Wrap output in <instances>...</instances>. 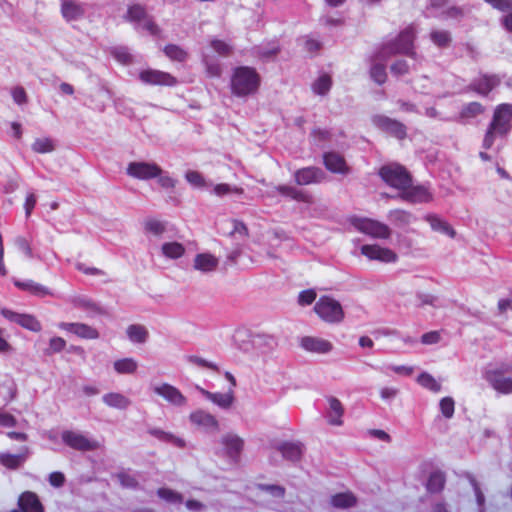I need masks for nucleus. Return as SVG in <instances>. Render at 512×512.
Returning <instances> with one entry per match:
<instances>
[{
    "mask_svg": "<svg viewBox=\"0 0 512 512\" xmlns=\"http://www.w3.org/2000/svg\"><path fill=\"white\" fill-rule=\"evenodd\" d=\"M277 449L285 459L294 462L299 461L303 453V446L298 442H283L277 447Z\"/></svg>",
    "mask_w": 512,
    "mask_h": 512,
    "instance_id": "2f4dec72",
    "label": "nucleus"
},
{
    "mask_svg": "<svg viewBox=\"0 0 512 512\" xmlns=\"http://www.w3.org/2000/svg\"><path fill=\"white\" fill-rule=\"evenodd\" d=\"M387 218L393 225L399 228H404L416 220L412 213L402 209L389 211Z\"/></svg>",
    "mask_w": 512,
    "mask_h": 512,
    "instance_id": "7c9ffc66",
    "label": "nucleus"
},
{
    "mask_svg": "<svg viewBox=\"0 0 512 512\" xmlns=\"http://www.w3.org/2000/svg\"><path fill=\"white\" fill-rule=\"evenodd\" d=\"M372 122L378 129L399 140L406 137L405 125L395 119L385 115H375L372 117Z\"/></svg>",
    "mask_w": 512,
    "mask_h": 512,
    "instance_id": "6e6552de",
    "label": "nucleus"
},
{
    "mask_svg": "<svg viewBox=\"0 0 512 512\" xmlns=\"http://www.w3.org/2000/svg\"><path fill=\"white\" fill-rule=\"evenodd\" d=\"M103 402L112 408L124 410L127 409L131 401L128 397L124 396L121 393H107L102 397Z\"/></svg>",
    "mask_w": 512,
    "mask_h": 512,
    "instance_id": "473e14b6",
    "label": "nucleus"
},
{
    "mask_svg": "<svg viewBox=\"0 0 512 512\" xmlns=\"http://www.w3.org/2000/svg\"><path fill=\"white\" fill-rule=\"evenodd\" d=\"M484 111L483 106L478 102L469 103L463 110L462 115L467 117H475Z\"/></svg>",
    "mask_w": 512,
    "mask_h": 512,
    "instance_id": "e2e57ef3",
    "label": "nucleus"
},
{
    "mask_svg": "<svg viewBox=\"0 0 512 512\" xmlns=\"http://www.w3.org/2000/svg\"><path fill=\"white\" fill-rule=\"evenodd\" d=\"M496 138H501L498 136V130L489 124L483 138L482 147L485 150L491 149L496 141Z\"/></svg>",
    "mask_w": 512,
    "mask_h": 512,
    "instance_id": "603ef678",
    "label": "nucleus"
},
{
    "mask_svg": "<svg viewBox=\"0 0 512 512\" xmlns=\"http://www.w3.org/2000/svg\"><path fill=\"white\" fill-rule=\"evenodd\" d=\"M361 254L369 260H377L383 263H394L398 259L397 254L393 250L377 244L361 246Z\"/></svg>",
    "mask_w": 512,
    "mask_h": 512,
    "instance_id": "2eb2a0df",
    "label": "nucleus"
},
{
    "mask_svg": "<svg viewBox=\"0 0 512 512\" xmlns=\"http://www.w3.org/2000/svg\"><path fill=\"white\" fill-rule=\"evenodd\" d=\"M493 8L507 13H512V0H484Z\"/></svg>",
    "mask_w": 512,
    "mask_h": 512,
    "instance_id": "bf43d9fd",
    "label": "nucleus"
},
{
    "mask_svg": "<svg viewBox=\"0 0 512 512\" xmlns=\"http://www.w3.org/2000/svg\"><path fill=\"white\" fill-rule=\"evenodd\" d=\"M58 326L60 329L73 333L82 339L92 340L99 338V332L92 326L84 323L61 322Z\"/></svg>",
    "mask_w": 512,
    "mask_h": 512,
    "instance_id": "4be33fe9",
    "label": "nucleus"
},
{
    "mask_svg": "<svg viewBox=\"0 0 512 512\" xmlns=\"http://www.w3.org/2000/svg\"><path fill=\"white\" fill-rule=\"evenodd\" d=\"M331 504L336 508H350L356 504V498L352 493H338L332 496Z\"/></svg>",
    "mask_w": 512,
    "mask_h": 512,
    "instance_id": "ea45409f",
    "label": "nucleus"
},
{
    "mask_svg": "<svg viewBox=\"0 0 512 512\" xmlns=\"http://www.w3.org/2000/svg\"><path fill=\"white\" fill-rule=\"evenodd\" d=\"M315 313L327 323H340L344 319L343 308L337 300L322 296L314 305Z\"/></svg>",
    "mask_w": 512,
    "mask_h": 512,
    "instance_id": "20e7f679",
    "label": "nucleus"
},
{
    "mask_svg": "<svg viewBox=\"0 0 512 512\" xmlns=\"http://www.w3.org/2000/svg\"><path fill=\"white\" fill-rule=\"evenodd\" d=\"M126 173L132 178L147 181L159 175L160 166L155 162L133 161L127 165Z\"/></svg>",
    "mask_w": 512,
    "mask_h": 512,
    "instance_id": "423d86ee",
    "label": "nucleus"
},
{
    "mask_svg": "<svg viewBox=\"0 0 512 512\" xmlns=\"http://www.w3.org/2000/svg\"><path fill=\"white\" fill-rule=\"evenodd\" d=\"M500 79L496 75H482L471 83V88L481 95H487L498 86Z\"/></svg>",
    "mask_w": 512,
    "mask_h": 512,
    "instance_id": "cd10ccee",
    "label": "nucleus"
},
{
    "mask_svg": "<svg viewBox=\"0 0 512 512\" xmlns=\"http://www.w3.org/2000/svg\"><path fill=\"white\" fill-rule=\"evenodd\" d=\"M391 72L396 76L405 75L409 72V66L405 60H398L391 65Z\"/></svg>",
    "mask_w": 512,
    "mask_h": 512,
    "instance_id": "774afa93",
    "label": "nucleus"
},
{
    "mask_svg": "<svg viewBox=\"0 0 512 512\" xmlns=\"http://www.w3.org/2000/svg\"><path fill=\"white\" fill-rule=\"evenodd\" d=\"M187 360L189 363L194 364L198 367L219 371V368L216 364L209 362L202 357L190 355L187 357Z\"/></svg>",
    "mask_w": 512,
    "mask_h": 512,
    "instance_id": "4d7b16f0",
    "label": "nucleus"
},
{
    "mask_svg": "<svg viewBox=\"0 0 512 512\" xmlns=\"http://www.w3.org/2000/svg\"><path fill=\"white\" fill-rule=\"evenodd\" d=\"M400 197L403 201L419 204L428 203L433 200V194L425 185L409 186L401 191Z\"/></svg>",
    "mask_w": 512,
    "mask_h": 512,
    "instance_id": "4468645a",
    "label": "nucleus"
},
{
    "mask_svg": "<svg viewBox=\"0 0 512 512\" xmlns=\"http://www.w3.org/2000/svg\"><path fill=\"white\" fill-rule=\"evenodd\" d=\"M152 390L174 406L182 407L187 404V398L181 391L168 383L153 386Z\"/></svg>",
    "mask_w": 512,
    "mask_h": 512,
    "instance_id": "dca6fc26",
    "label": "nucleus"
},
{
    "mask_svg": "<svg viewBox=\"0 0 512 512\" xmlns=\"http://www.w3.org/2000/svg\"><path fill=\"white\" fill-rule=\"evenodd\" d=\"M415 38L416 29L413 25H410L400 32L395 40L383 44L376 51L372 58L370 76L377 84L381 85L385 83L387 73L384 62L391 56L404 54L416 59V52L414 51Z\"/></svg>",
    "mask_w": 512,
    "mask_h": 512,
    "instance_id": "f257e3e1",
    "label": "nucleus"
},
{
    "mask_svg": "<svg viewBox=\"0 0 512 512\" xmlns=\"http://www.w3.org/2000/svg\"><path fill=\"white\" fill-rule=\"evenodd\" d=\"M139 79L142 83L147 85H161V86H175L178 81L170 73L156 70V69H145L140 71Z\"/></svg>",
    "mask_w": 512,
    "mask_h": 512,
    "instance_id": "9b49d317",
    "label": "nucleus"
},
{
    "mask_svg": "<svg viewBox=\"0 0 512 512\" xmlns=\"http://www.w3.org/2000/svg\"><path fill=\"white\" fill-rule=\"evenodd\" d=\"M1 314L8 321L16 323L21 327L32 332H40L42 330V325L40 321L37 320L36 317L31 314L17 313L9 309H2Z\"/></svg>",
    "mask_w": 512,
    "mask_h": 512,
    "instance_id": "ddd939ff",
    "label": "nucleus"
},
{
    "mask_svg": "<svg viewBox=\"0 0 512 512\" xmlns=\"http://www.w3.org/2000/svg\"><path fill=\"white\" fill-rule=\"evenodd\" d=\"M445 474L441 471H434L430 474L426 489L431 493H439L445 486Z\"/></svg>",
    "mask_w": 512,
    "mask_h": 512,
    "instance_id": "e433bc0d",
    "label": "nucleus"
},
{
    "mask_svg": "<svg viewBox=\"0 0 512 512\" xmlns=\"http://www.w3.org/2000/svg\"><path fill=\"white\" fill-rule=\"evenodd\" d=\"M211 47L221 56H228L232 51V48L221 40H212Z\"/></svg>",
    "mask_w": 512,
    "mask_h": 512,
    "instance_id": "69168bd1",
    "label": "nucleus"
},
{
    "mask_svg": "<svg viewBox=\"0 0 512 512\" xmlns=\"http://www.w3.org/2000/svg\"><path fill=\"white\" fill-rule=\"evenodd\" d=\"M70 302L74 307L85 310L91 316L105 313L100 305L86 296H75L71 298Z\"/></svg>",
    "mask_w": 512,
    "mask_h": 512,
    "instance_id": "c756f323",
    "label": "nucleus"
},
{
    "mask_svg": "<svg viewBox=\"0 0 512 512\" xmlns=\"http://www.w3.org/2000/svg\"><path fill=\"white\" fill-rule=\"evenodd\" d=\"M138 364L132 358H124L114 362V369L119 374H132L137 370Z\"/></svg>",
    "mask_w": 512,
    "mask_h": 512,
    "instance_id": "37998d69",
    "label": "nucleus"
},
{
    "mask_svg": "<svg viewBox=\"0 0 512 512\" xmlns=\"http://www.w3.org/2000/svg\"><path fill=\"white\" fill-rule=\"evenodd\" d=\"M144 229L146 232H150L153 235L160 236L166 231L165 223L156 219H147L144 223Z\"/></svg>",
    "mask_w": 512,
    "mask_h": 512,
    "instance_id": "8fccbe9b",
    "label": "nucleus"
},
{
    "mask_svg": "<svg viewBox=\"0 0 512 512\" xmlns=\"http://www.w3.org/2000/svg\"><path fill=\"white\" fill-rule=\"evenodd\" d=\"M355 226L360 232L374 238L387 239L391 235V230L386 224L370 218L357 220Z\"/></svg>",
    "mask_w": 512,
    "mask_h": 512,
    "instance_id": "9d476101",
    "label": "nucleus"
},
{
    "mask_svg": "<svg viewBox=\"0 0 512 512\" xmlns=\"http://www.w3.org/2000/svg\"><path fill=\"white\" fill-rule=\"evenodd\" d=\"M14 284L19 289L28 291L35 296L44 297L51 294L48 288L32 280L15 281Z\"/></svg>",
    "mask_w": 512,
    "mask_h": 512,
    "instance_id": "72a5a7b5",
    "label": "nucleus"
},
{
    "mask_svg": "<svg viewBox=\"0 0 512 512\" xmlns=\"http://www.w3.org/2000/svg\"><path fill=\"white\" fill-rule=\"evenodd\" d=\"M157 495L167 501V502H170V503H182L183 502V496L172 490V489H169V488H159L157 490Z\"/></svg>",
    "mask_w": 512,
    "mask_h": 512,
    "instance_id": "de8ad7c7",
    "label": "nucleus"
},
{
    "mask_svg": "<svg viewBox=\"0 0 512 512\" xmlns=\"http://www.w3.org/2000/svg\"><path fill=\"white\" fill-rule=\"evenodd\" d=\"M113 56L123 64L132 62V55L128 52L127 48L118 47L112 51Z\"/></svg>",
    "mask_w": 512,
    "mask_h": 512,
    "instance_id": "680f3d73",
    "label": "nucleus"
},
{
    "mask_svg": "<svg viewBox=\"0 0 512 512\" xmlns=\"http://www.w3.org/2000/svg\"><path fill=\"white\" fill-rule=\"evenodd\" d=\"M213 192L217 196L221 197V196L227 195L229 193H235V194L241 195L244 193V190L241 187H236V186L232 187L229 184L221 183V184H217L214 186Z\"/></svg>",
    "mask_w": 512,
    "mask_h": 512,
    "instance_id": "864d4df0",
    "label": "nucleus"
},
{
    "mask_svg": "<svg viewBox=\"0 0 512 512\" xmlns=\"http://www.w3.org/2000/svg\"><path fill=\"white\" fill-rule=\"evenodd\" d=\"M332 81L330 76L324 74L321 75L314 83H313V91L318 95H325L331 88Z\"/></svg>",
    "mask_w": 512,
    "mask_h": 512,
    "instance_id": "49530a36",
    "label": "nucleus"
},
{
    "mask_svg": "<svg viewBox=\"0 0 512 512\" xmlns=\"http://www.w3.org/2000/svg\"><path fill=\"white\" fill-rule=\"evenodd\" d=\"M381 179L390 187L399 191L409 188L412 183V176L407 169L398 163L383 165L378 172Z\"/></svg>",
    "mask_w": 512,
    "mask_h": 512,
    "instance_id": "7ed1b4c3",
    "label": "nucleus"
},
{
    "mask_svg": "<svg viewBox=\"0 0 512 512\" xmlns=\"http://www.w3.org/2000/svg\"><path fill=\"white\" fill-rule=\"evenodd\" d=\"M426 221L430 224L431 228L434 231L441 232L443 234H446L450 237L455 236L454 229L445 221H443L441 218H439L436 215H427Z\"/></svg>",
    "mask_w": 512,
    "mask_h": 512,
    "instance_id": "c9c22d12",
    "label": "nucleus"
},
{
    "mask_svg": "<svg viewBox=\"0 0 512 512\" xmlns=\"http://www.w3.org/2000/svg\"><path fill=\"white\" fill-rule=\"evenodd\" d=\"M512 104L503 103L496 107L490 125L498 130V136L506 137L512 129Z\"/></svg>",
    "mask_w": 512,
    "mask_h": 512,
    "instance_id": "39448f33",
    "label": "nucleus"
},
{
    "mask_svg": "<svg viewBox=\"0 0 512 512\" xmlns=\"http://www.w3.org/2000/svg\"><path fill=\"white\" fill-rule=\"evenodd\" d=\"M18 506L24 512H44L38 496L30 491L23 492L18 499Z\"/></svg>",
    "mask_w": 512,
    "mask_h": 512,
    "instance_id": "a878e982",
    "label": "nucleus"
},
{
    "mask_svg": "<svg viewBox=\"0 0 512 512\" xmlns=\"http://www.w3.org/2000/svg\"><path fill=\"white\" fill-rule=\"evenodd\" d=\"M260 85V77L251 67L241 66L234 69L231 77V91L238 97L255 93Z\"/></svg>",
    "mask_w": 512,
    "mask_h": 512,
    "instance_id": "f03ea898",
    "label": "nucleus"
},
{
    "mask_svg": "<svg viewBox=\"0 0 512 512\" xmlns=\"http://www.w3.org/2000/svg\"><path fill=\"white\" fill-rule=\"evenodd\" d=\"M87 4L78 0H62L61 15L67 22L79 21L85 17Z\"/></svg>",
    "mask_w": 512,
    "mask_h": 512,
    "instance_id": "f3484780",
    "label": "nucleus"
},
{
    "mask_svg": "<svg viewBox=\"0 0 512 512\" xmlns=\"http://www.w3.org/2000/svg\"><path fill=\"white\" fill-rule=\"evenodd\" d=\"M185 178L195 187H203L205 185L204 177L197 171H188L185 174Z\"/></svg>",
    "mask_w": 512,
    "mask_h": 512,
    "instance_id": "0e129e2a",
    "label": "nucleus"
},
{
    "mask_svg": "<svg viewBox=\"0 0 512 512\" xmlns=\"http://www.w3.org/2000/svg\"><path fill=\"white\" fill-rule=\"evenodd\" d=\"M259 489L265 491L276 498H282L285 495V488L279 485L259 484Z\"/></svg>",
    "mask_w": 512,
    "mask_h": 512,
    "instance_id": "13d9d810",
    "label": "nucleus"
},
{
    "mask_svg": "<svg viewBox=\"0 0 512 512\" xmlns=\"http://www.w3.org/2000/svg\"><path fill=\"white\" fill-rule=\"evenodd\" d=\"M323 162L327 170L332 173L346 175L350 172L344 157L336 152H326L323 155Z\"/></svg>",
    "mask_w": 512,
    "mask_h": 512,
    "instance_id": "412c9836",
    "label": "nucleus"
},
{
    "mask_svg": "<svg viewBox=\"0 0 512 512\" xmlns=\"http://www.w3.org/2000/svg\"><path fill=\"white\" fill-rule=\"evenodd\" d=\"M226 456L233 462H238L244 447V441L238 435L228 433L221 438Z\"/></svg>",
    "mask_w": 512,
    "mask_h": 512,
    "instance_id": "6ab92c4d",
    "label": "nucleus"
},
{
    "mask_svg": "<svg viewBox=\"0 0 512 512\" xmlns=\"http://www.w3.org/2000/svg\"><path fill=\"white\" fill-rule=\"evenodd\" d=\"M161 251L168 259H179L185 254V247L176 241L165 242L161 246Z\"/></svg>",
    "mask_w": 512,
    "mask_h": 512,
    "instance_id": "f704fd0d",
    "label": "nucleus"
},
{
    "mask_svg": "<svg viewBox=\"0 0 512 512\" xmlns=\"http://www.w3.org/2000/svg\"><path fill=\"white\" fill-rule=\"evenodd\" d=\"M297 185L306 186L311 184H320L327 178L326 173L319 167L308 166L296 170L293 174Z\"/></svg>",
    "mask_w": 512,
    "mask_h": 512,
    "instance_id": "1a4fd4ad",
    "label": "nucleus"
},
{
    "mask_svg": "<svg viewBox=\"0 0 512 512\" xmlns=\"http://www.w3.org/2000/svg\"><path fill=\"white\" fill-rule=\"evenodd\" d=\"M316 292L313 289H307L302 292H300L298 296V303L301 306H306L312 304L316 299Z\"/></svg>",
    "mask_w": 512,
    "mask_h": 512,
    "instance_id": "052dcab7",
    "label": "nucleus"
},
{
    "mask_svg": "<svg viewBox=\"0 0 512 512\" xmlns=\"http://www.w3.org/2000/svg\"><path fill=\"white\" fill-rule=\"evenodd\" d=\"M430 39L439 48L448 47L452 41L450 32L446 30L431 31Z\"/></svg>",
    "mask_w": 512,
    "mask_h": 512,
    "instance_id": "79ce46f5",
    "label": "nucleus"
},
{
    "mask_svg": "<svg viewBox=\"0 0 512 512\" xmlns=\"http://www.w3.org/2000/svg\"><path fill=\"white\" fill-rule=\"evenodd\" d=\"M147 16L145 8L141 5L135 4L128 8L126 18L139 25Z\"/></svg>",
    "mask_w": 512,
    "mask_h": 512,
    "instance_id": "c03bdc74",
    "label": "nucleus"
},
{
    "mask_svg": "<svg viewBox=\"0 0 512 512\" xmlns=\"http://www.w3.org/2000/svg\"><path fill=\"white\" fill-rule=\"evenodd\" d=\"M484 377L498 392L503 394L512 393V378L506 377L502 371L498 369H488Z\"/></svg>",
    "mask_w": 512,
    "mask_h": 512,
    "instance_id": "a211bd4d",
    "label": "nucleus"
},
{
    "mask_svg": "<svg viewBox=\"0 0 512 512\" xmlns=\"http://www.w3.org/2000/svg\"><path fill=\"white\" fill-rule=\"evenodd\" d=\"M29 455L30 450L28 447H23L21 452L18 454L1 453L0 463L8 469L15 470L20 468L26 462Z\"/></svg>",
    "mask_w": 512,
    "mask_h": 512,
    "instance_id": "5701e85b",
    "label": "nucleus"
},
{
    "mask_svg": "<svg viewBox=\"0 0 512 512\" xmlns=\"http://www.w3.org/2000/svg\"><path fill=\"white\" fill-rule=\"evenodd\" d=\"M165 55L170 58L171 60L183 62L186 60L188 54L185 50H183L181 47L169 44L164 48Z\"/></svg>",
    "mask_w": 512,
    "mask_h": 512,
    "instance_id": "a18cd8bd",
    "label": "nucleus"
},
{
    "mask_svg": "<svg viewBox=\"0 0 512 512\" xmlns=\"http://www.w3.org/2000/svg\"><path fill=\"white\" fill-rule=\"evenodd\" d=\"M275 189L282 196L288 197L290 199L307 204H311L313 202V197L311 194L294 186L278 185L275 187Z\"/></svg>",
    "mask_w": 512,
    "mask_h": 512,
    "instance_id": "393cba45",
    "label": "nucleus"
},
{
    "mask_svg": "<svg viewBox=\"0 0 512 512\" xmlns=\"http://www.w3.org/2000/svg\"><path fill=\"white\" fill-rule=\"evenodd\" d=\"M300 346L305 351L317 354H328L333 350V344L330 341L314 336L302 337Z\"/></svg>",
    "mask_w": 512,
    "mask_h": 512,
    "instance_id": "aec40b11",
    "label": "nucleus"
},
{
    "mask_svg": "<svg viewBox=\"0 0 512 512\" xmlns=\"http://www.w3.org/2000/svg\"><path fill=\"white\" fill-rule=\"evenodd\" d=\"M417 382L422 387L438 393L441 391V384L429 373L423 372L417 377Z\"/></svg>",
    "mask_w": 512,
    "mask_h": 512,
    "instance_id": "a19ab883",
    "label": "nucleus"
},
{
    "mask_svg": "<svg viewBox=\"0 0 512 512\" xmlns=\"http://www.w3.org/2000/svg\"><path fill=\"white\" fill-rule=\"evenodd\" d=\"M128 338L134 343H145L148 339V330L138 324H132L127 328Z\"/></svg>",
    "mask_w": 512,
    "mask_h": 512,
    "instance_id": "58836bf2",
    "label": "nucleus"
},
{
    "mask_svg": "<svg viewBox=\"0 0 512 512\" xmlns=\"http://www.w3.org/2000/svg\"><path fill=\"white\" fill-rule=\"evenodd\" d=\"M32 149L37 153H49L55 149V146L49 138H37L32 144Z\"/></svg>",
    "mask_w": 512,
    "mask_h": 512,
    "instance_id": "09e8293b",
    "label": "nucleus"
},
{
    "mask_svg": "<svg viewBox=\"0 0 512 512\" xmlns=\"http://www.w3.org/2000/svg\"><path fill=\"white\" fill-rule=\"evenodd\" d=\"M467 478H468L471 486L473 487V490H474V493H475L478 505L482 506L484 504L485 497H484V495H483V493H482V491H481V489L479 487V484H478L477 480L471 474H468Z\"/></svg>",
    "mask_w": 512,
    "mask_h": 512,
    "instance_id": "338daca9",
    "label": "nucleus"
},
{
    "mask_svg": "<svg viewBox=\"0 0 512 512\" xmlns=\"http://www.w3.org/2000/svg\"><path fill=\"white\" fill-rule=\"evenodd\" d=\"M14 244L22 253H24L26 257H33V251L30 245V241L27 238L23 236H17L14 239Z\"/></svg>",
    "mask_w": 512,
    "mask_h": 512,
    "instance_id": "5fc2aeb1",
    "label": "nucleus"
},
{
    "mask_svg": "<svg viewBox=\"0 0 512 512\" xmlns=\"http://www.w3.org/2000/svg\"><path fill=\"white\" fill-rule=\"evenodd\" d=\"M158 184L164 189H173L176 186V180L160 167V173L156 176Z\"/></svg>",
    "mask_w": 512,
    "mask_h": 512,
    "instance_id": "6e6d98bb",
    "label": "nucleus"
},
{
    "mask_svg": "<svg viewBox=\"0 0 512 512\" xmlns=\"http://www.w3.org/2000/svg\"><path fill=\"white\" fill-rule=\"evenodd\" d=\"M149 433L152 436L156 437L157 439H159L163 442L172 443L173 445H175L178 448H184L186 446V443L182 438H179V437H177L169 432H165L161 429L154 428V429H151L149 431Z\"/></svg>",
    "mask_w": 512,
    "mask_h": 512,
    "instance_id": "4c0bfd02",
    "label": "nucleus"
},
{
    "mask_svg": "<svg viewBox=\"0 0 512 512\" xmlns=\"http://www.w3.org/2000/svg\"><path fill=\"white\" fill-rule=\"evenodd\" d=\"M440 411L442 415L447 418L451 419L454 415L455 410V402L453 398L451 397H444L440 400L439 403Z\"/></svg>",
    "mask_w": 512,
    "mask_h": 512,
    "instance_id": "3c124183",
    "label": "nucleus"
},
{
    "mask_svg": "<svg viewBox=\"0 0 512 512\" xmlns=\"http://www.w3.org/2000/svg\"><path fill=\"white\" fill-rule=\"evenodd\" d=\"M198 391L209 401L213 402L222 409H229L234 402L233 392L213 393L201 387H197Z\"/></svg>",
    "mask_w": 512,
    "mask_h": 512,
    "instance_id": "b1692460",
    "label": "nucleus"
},
{
    "mask_svg": "<svg viewBox=\"0 0 512 512\" xmlns=\"http://www.w3.org/2000/svg\"><path fill=\"white\" fill-rule=\"evenodd\" d=\"M189 420L193 425L203 429L207 433H217L220 430V425L216 417L202 409H197L190 413Z\"/></svg>",
    "mask_w": 512,
    "mask_h": 512,
    "instance_id": "f8f14e48",
    "label": "nucleus"
},
{
    "mask_svg": "<svg viewBox=\"0 0 512 512\" xmlns=\"http://www.w3.org/2000/svg\"><path fill=\"white\" fill-rule=\"evenodd\" d=\"M328 410L327 419L329 424L340 426L343 424L342 417L344 414V407L339 399L330 396L327 398Z\"/></svg>",
    "mask_w": 512,
    "mask_h": 512,
    "instance_id": "bb28decb",
    "label": "nucleus"
},
{
    "mask_svg": "<svg viewBox=\"0 0 512 512\" xmlns=\"http://www.w3.org/2000/svg\"><path fill=\"white\" fill-rule=\"evenodd\" d=\"M61 438L64 444L69 446L70 448L78 451H93L99 448V444L95 440H91L84 436L83 434L72 431L65 430L61 434Z\"/></svg>",
    "mask_w": 512,
    "mask_h": 512,
    "instance_id": "0eeeda50",
    "label": "nucleus"
},
{
    "mask_svg": "<svg viewBox=\"0 0 512 512\" xmlns=\"http://www.w3.org/2000/svg\"><path fill=\"white\" fill-rule=\"evenodd\" d=\"M218 259L210 253H200L195 256L194 268L203 273H209L218 267Z\"/></svg>",
    "mask_w": 512,
    "mask_h": 512,
    "instance_id": "c85d7f7f",
    "label": "nucleus"
}]
</instances>
